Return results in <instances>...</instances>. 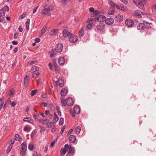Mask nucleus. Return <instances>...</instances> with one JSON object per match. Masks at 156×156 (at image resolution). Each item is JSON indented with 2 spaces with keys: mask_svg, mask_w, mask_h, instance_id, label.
Listing matches in <instances>:
<instances>
[{
  "mask_svg": "<svg viewBox=\"0 0 156 156\" xmlns=\"http://www.w3.org/2000/svg\"><path fill=\"white\" fill-rule=\"evenodd\" d=\"M9 10V7L7 6H5L0 11V22H2L3 21L6 11H8Z\"/></svg>",
  "mask_w": 156,
  "mask_h": 156,
  "instance_id": "1",
  "label": "nucleus"
},
{
  "mask_svg": "<svg viewBox=\"0 0 156 156\" xmlns=\"http://www.w3.org/2000/svg\"><path fill=\"white\" fill-rule=\"evenodd\" d=\"M27 148V143L26 142H24L21 144V150L20 152V154L22 156H23L25 155L26 151Z\"/></svg>",
  "mask_w": 156,
  "mask_h": 156,
  "instance_id": "2",
  "label": "nucleus"
},
{
  "mask_svg": "<svg viewBox=\"0 0 156 156\" xmlns=\"http://www.w3.org/2000/svg\"><path fill=\"white\" fill-rule=\"evenodd\" d=\"M105 28V24L103 23H100L96 26L95 29L97 33L100 32L102 31Z\"/></svg>",
  "mask_w": 156,
  "mask_h": 156,
  "instance_id": "3",
  "label": "nucleus"
},
{
  "mask_svg": "<svg viewBox=\"0 0 156 156\" xmlns=\"http://www.w3.org/2000/svg\"><path fill=\"white\" fill-rule=\"evenodd\" d=\"M134 2V3L140 9H144V5L145 4L146 2V0H139L138 1V3H137L135 2V0H133Z\"/></svg>",
  "mask_w": 156,
  "mask_h": 156,
  "instance_id": "4",
  "label": "nucleus"
},
{
  "mask_svg": "<svg viewBox=\"0 0 156 156\" xmlns=\"http://www.w3.org/2000/svg\"><path fill=\"white\" fill-rule=\"evenodd\" d=\"M53 10V7L52 5H49L47 8L44 9L42 11V13L45 15L48 14L49 16L51 15V14L48 13L49 11H52Z\"/></svg>",
  "mask_w": 156,
  "mask_h": 156,
  "instance_id": "5",
  "label": "nucleus"
},
{
  "mask_svg": "<svg viewBox=\"0 0 156 156\" xmlns=\"http://www.w3.org/2000/svg\"><path fill=\"white\" fill-rule=\"evenodd\" d=\"M137 22V21H136L135 22H134L131 19H127L126 20L125 24L128 27H131L135 23H136Z\"/></svg>",
  "mask_w": 156,
  "mask_h": 156,
  "instance_id": "6",
  "label": "nucleus"
},
{
  "mask_svg": "<svg viewBox=\"0 0 156 156\" xmlns=\"http://www.w3.org/2000/svg\"><path fill=\"white\" fill-rule=\"evenodd\" d=\"M63 48V44L61 43H58L57 44L55 47L56 51L57 53H60L62 51Z\"/></svg>",
  "mask_w": 156,
  "mask_h": 156,
  "instance_id": "7",
  "label": "nucleus"
},
{
  "mask_svg": "<svg viewBox=\"0 0 156 156\" xmlns=\"http://www.w3.org/2000/svg\"><path fill=\"white\" fill-rule=\"evenodd\" d=\"M78 40V37L76 35H73L72 34L70 36L69 39V41L71 43H74L76 42Z\"/></svg>",
  "mask_w": 156,
  "mask_h": 156,
  "instance_id": "8",
  "label": "nucleus"
},
{
  "mask_svg": "<svg viewBox=\"0 0 156 156\" xmlns=\"http://www.w3.org/2000/svg\"><path fill=\"white\" fill-rule=\"evenodd\" d=\"M56 84H58L59 87H62L64 85V82L62 78H59L58 81H54Z\"/></svg>",
  "mask_w": 156,
  "mask_h": 156,
  "instance_id": "9",
  "label": "nucleus"
},
{
  "mask_svg": "<svg viewBox=\"0 0 156 156\" xmlns=\"http://www.w3.org/2000/svg\"><path fill=\"white\" fill-rule=\"evenodd\" d=\"M115 20L118 22H121L123 20V16L120 14H118L115 17Z\"/></svg>",
  "mask_w": 156,
  "mask_h": 156,
  "instance_id": "10",
  "label": "nucleus"
},
{
  "mask_svg": "<svg viewBox=\"0 0 156 156\" xmlns=\"http://www.w3.org/2000/svg\"><path fill=\"white\" fill-rule=\"evenodd\" d=\"M67 105L69 106L73 105L74 101L73 99L71 98H67L66 99Z\"/></svg>",
  "mask_w": 156,
  "mask_h": 156,
  "instance_id": "11",
  "label": "nucleus"
},
{
  "mask_svg": "<svg viewBox=\"0 0 156 156\" xmlns=\"http://www.w3.org/2000/svg\"><path fill=\"white\" fill-rule=\"evenodd\" d=\"M62 33L63 36L65 37L70 36L72 34L70 33L69 30L66 29H64L63 30Z\"/></svg>",
  "mask_w": 156,
  "mask_h": 156,
  "instance_id": "12",
  "label": "nucleus"
},
{
  "mask_svg": "<svg viewBox=\"0 0 156 156\" xmlns=\"http://www.w3.org/2000/svg\"><path fill=\"white\" fill-rule=\"evenodd\" d=\"M144 13H143L140 10H136L134 13V15L135 16L138 18L142 17L141 14H143Z\"/></svg>",
  "mask_w": 156,
  "mask_h": 156,
  "instance_id": "13",
  "label": "nucleus"
},
{
  "mask_svg": "<svg viewBox=\"0 0 156 156\" xmlns=\"http://www.w3.org/2000/svg\"><path fill=\"white\" fill-rule=\"evenodd\" d=\"M105 17L104 16L100 15L97 18L96 21L101 22L105 20Z\"/></svg>",
  "mask_w": 156,
  "mask_h": 156,
  "instance_id": "14",
  "label": "nucleus"
},
{
  "mask_svg": "<svg viewBox=\"0 0 156 156\" xmlns=\"http://www.w3.org/2000/svg\"><path fill=\"white\" fill-rule=\"evenodd\" d=\"M114 22L113 18H109L105 20V22L108 25H110L113 24Z\"/></svg>",
  "mask_w": 156,
  "mask_h": 156,
  "instance_id": "15",
  "label": "nucleus"
},
{
  "mask_svg": "<svg viewBox=\"0 0 156 156\" xmlns=\"http://www.w3.org/2000/svg\"><path fill=\"white\" fill-rule=\"evenodd\" d=\"M46 125H47V127L48 128H51L54 126L55 125V122H49L48 121H47Z\"/></svg>",
  "mask_w": 156,
  "mask_h": 156,
  "instance_id": "16",
  "label": "nucleus"
},
{
  "mask_svg": "<svg viewBox=\"0 0 156 156\" xmlns=\"http://www.w3.org/2000/svg\"><path fill=\"white\" fill-rule=\"evenodd\" d=\"M80 108L78 105L75 106L74 108V111L75 114H78L80 112Z\"/></svg>",
  "mask_w": 156,
  "mask_h": 156,
  "instance_id": "17",
  "label": "nucleus"
},
{
  "mask_svg": "<svg viewBox=\"0 0 156 156\" xmlns=\"http://www.w3.org/2000/svg\"><path fill=\"white\" fill-rule=\"evenodd\" d=\"M146 27L144 23H140L137 26V28L138 30H143Z\"/></svg>",
  "mask_w": 156,
  "mask_h": 156,
  "instance_id": "18",
  "label": "nucleus"
},
{
  "mask_svg": "<svg viewBox=\"0 0 156 156\" xmlns=\"http://www.w3.org/2000/svg\"><path fill=\"white\" fill-rule=\"evenodd\" d=\"M68 92V90L66 88H64L61 90V95L62 97L65 96L66 95Z\"/></svg>",
  "mask_w": 156,
  "mask_h": 156,
  "instance_id": "19",
  "label": "nucleus"
},
{
  "mask_svg": "<svg viewBox=\"0 0 156 156\" xmlns=\"http://www.w3.org/2000/svg\"><path fill=\"white\" fill-rule=\"evenodd\" d=\"M58 62L60 65H63L65 62V59L64 57L63 56L60 57L58 59Z\"/></svg>",
  "mask_w": 156,
  "mask_h": 156,
  "instance_id": "20",
  "label": "nucleus"
},
{
  "mask_svg": "<svg viewBox=\"0 0 156 156\" xmlns=\"http://www.w3.org/2000/svg\"><path fill=\"white\" fill-rule=\"evenodd\" d=\"M69 140L70 142L73 143L75 141L76 138L74 136L71 135L69 137Z\"/></svg>",
  "mask_w": 156,
  "mask_h": 156,
  "instance_id": "21",
  "label": "nucleus"
},
{
  "mask_svg": "<svg viewBox=\"0 0 156 156\" xmlns=\"http://www.w3.org/2000/svg\"><path fill=\"white\" fill-rule=\"evenodd\" d=\"M115 12V7H110L108 9V13L109 15H112Z\"/></svg>",
  "mask_w": 156,
  "mask_h": 156,
  "instance_id": "22",
  "label": "nucleus"
},
{
  "mask_svg": "<svg viewBox=\"0 0 156 156\" xmlns=\"http://www.w3.org/2000/svg\"><path fill=\"white\" fill-rule=\"evenodd\" d=\"M29 81V79H27V76L26 75L24 78V83L25 87H27L28 86V83Z\"/></svg>",
  "mask_w": 156,
  "mask_h": 156,
  "instance_id": "23",
  "label": "nucleus"
},
{
  "mask_svg": "<svg viewBox=\"0 0 156 156\" xmlns=\"http://www.w3.org/2000/svg\"><path fill=\"white\" fill-rule=\"evenodd\" d=\"M58 30L57 29L52 30L50 31V34L51 35H55L56 34Z\"/></svg>",
  "mask_w": 156,
  "mask_h": 156,
  "instance_id": "24",
  "label": "nucleus"
},
{
  "mask_svg": "<svg viewBox=\"0 0 156 156\" xmlns=\"http://www.w3.org/2000/svg\"><path fill=\"white\" fill-rule=\"evenodd\" d=\"M74 151V150L73 148L70 145L69 148V151L68 153V154H73V155H74L73 152Z\"/></svg>",
  "mask_w": 156,
  "mask_h": 156,
  "instance_id": "25",
  "label": "nucleus"
},
{
  "mask_svg": "<svg viewBox=\"0 0 156 156\" xmlns=\"http://www.w3.org/2000/svg\"><path fill=\"white\" fill-rule=\"evenodd\" d=\"M84 34V29L83 28H82L79 31V36L80 37H82L83 36Z\"/></svg>",
  "mask_w": 156,
  "mask_h": 156,
  "instance_id": "26",
  "label": "nucleus"
},
{
  "mask_svg": "<svg viewBox=\"0 0 156 156\" xmlns=\"http://www.w3.org/2000/svg\"><path fill=\"white\" fill-rule=\"evenodd\" d=\"M30 22V19H27L26 23V29L27 30H28L29 29Z\"/></svg>",
  "mask_w": 156,
  "mask_h": 156,
  "instance_id": "27",
  "label": "nucleus"
},
{
  "mask_svg": "<svg viewBox=\"0 0 156 156\" xmlns=\"http://www.w3.org/2000/svg\"><path fill=\"white\" fill-rule=\"evenodd\" d=\"M8 99L9 100V103L11 107H13L16 105V101H13L12 102H11L10 99V98H8Z\"/></svg>",
  "mask_w": 156,
  "mask_h": 156,
  "instance_id": "28",
  "label": "nucleus"
},
{
  "mask_svg": "<svg viewBox=\"0 0 156 156\" xmlns=\"http://www.w3.org/2000/svg\"><path fill=\"white\" fill-rule=\"evenodd\" d=\"M15 136V139L16 140L19 141H21V138L18 134H16Z\"/></svg>",
  "mask_w": 156,
  "mask_h": 156,
  "instance_id": "29",
  "label": "nucleus"
},
{
  "mask_svg": "<svg viewBox=\"0 0 156 156\" xmlns=\"http://www.w3.org/2000/svg\"><path fill=\"white\" fill-rule=\"evenodd\" d=\"M81 130V128L80 126H77L75 129L76 133L79 134Z\"/></svg>",
  "mask_w": 156,
  "mask_h": 156,
  "instance_id": "30",
  "label": "nucleus"
},
{
  "mask_svg": "<svg viewBox=\"0 0 156 156\" xmlns=\"http://www.w3.org/2000/svg\"><path fill=\"white\" fill-rule=\"evenodd\" d=\"M38 69L39 70L38 68L36 66H34L31 68L30 71L31 73H34L37 71Z\"/></svg>",
  "mask_w": 156,
  "mask_h": 156,
  "instance_id": "31",
  "label": "nucleus"
},
{
  "mask_svg": "<svg viewBox=\"0 0 156 156\" xmlns=\"http://www.w3.org/2000/svg\"><path fill=\"white\" fill-rule=\"evenodd\" d=\"M54 67L55 69V71L57 72H59L60 71V68L58 66L57 63H55Z\"/></svg>",
  "mask_w": 156,
  "mask_h": 156,
  "instance_id": "32",
  "label": "nucleus"
},
{
  "mask_svg": "<svg viewBox=\"0 0 156 156\" xmlns=\"http://www.w3.org/2000/svg\"><path fill=\"white\" fill-rule=\"evenodd\" d=\"M49 121V120L48 119H46L45 120L44 119H38V121L41 123L44 124V123L45 122H47V121Z\"/></svg>",
  "mask_w": 156,
  "mask_h": 156,
  "instance_id": "33",
  "label": "nucleus"
},
{
  "mask_svg": "<svg viewBox=\"0 0 156 156\" xmlns=\"http://www.w3.org/2000/svg\"><path fill=\"white\" fill-rule=\"evenodd\" d=\"M55 51H56L55 49H52V50L50 52V53H51V54L50 55V57H53L55 55Z\"/></svg>",
  "mask_w": 156,
  "mask_h": 156,
  "instance_id": "34",
  "label": "nucleus"
},
{
  "mask_svg": "<svg viewBox=\"0 0 156 156\" xmlns=\"http://www.w3.org/2000/svg\"><path fill=\"white\" fill-rule=\"evenodd\" d=\"M39 75V72H37L36 73H33L32 75V77L35 78H36L38 77Z\"/></svg>",
  "mask_w": 156,
  "mask_h": 156,
  "instance_id": "35",
  "label": "nucleus"
},
{
  "mask_svg": "<svg viewBox=\"0 0 156 156\" xmlns=\"http://www.w3.org/2000/svg\"><path fill=\"white\" fill-rule=\"evenodd\" d=\"M54 119L56 122H57L58 119L59 118L58 115H57L55 112H54Z\"/></svg>",
  "mask_w": 156,
  "mask_h": 156,
  "instance_id": "36",
  "label": "nucleus"
},
{
  "mask_svg": "<svg viewBox=\"0 0 156 156\" xmlns=\"http://www.w3.org/2000/svg\"><path fill=\"white\" fill-rule=\"evenodd\" d=\"M47 27H44L42 29L41 31V33L42 34H44V33L46 31V30L47 29Z\"/></svg>",
  "mask_w": 156,
  "mask_h": 156,
  "instance_id": "37",
  "label": "nucleus"
},
{
  "mask_svg": "<svg viewBox=\"0 0 156 156\" xmlns=\"http://www.w3.org/2000/svg\"><path fill=\"white\" fill-rule=\"evenodd\" d=\"M121 10H122V11H126L127 10V9L126 6H124V5H121Z\"/></svg>",
  "mask_w": 156,
  "mask_h": 156,
  "instance_id": "38",
  "label": "nucleus"
},
{
  "mask_svg": "<svg viewBox=\"0 0 156 156\" xmlns=\"http://www.w3.org/2000/svg\"><path fill=\"white\" fill-rule=\"evenodd\" d=\"M37 89H35L32 90L31 92L30 95L32 96L34 95L35 94L37 93Z\"/></svg>",
  "mask_w": 156,
  "mask_h": 156,
  "instance_id": "39",
  "label": "nucleus"
},
{
  "mask_svg": "<svg viewBox=\"0 0 156 156\" xmlns=\"http://www.w3.org/2000/svg\"><path fill=\"white\" fill-rule=\"evenodd\" d=\"M100 12L98 10H95L94 12L93 13V15H94V16H97V15L100 14Z\"/></svg>",
  "mask_w": 156,
  "mask_h": 156,
  "instance_id": "40",
  "label": "nucleus"
},
{
  "mask_svg": "<svg viewBox=\"0 0 156 156\" xmlns=\"http://www.w3.org/2000/svg\"><path fill=\"white\" fill-rule=\"evenodd\" d=\"M61 103L63 106H65L67 104L66 100L65 101V100L64 99H62Z\"/></svg>",
  "mask_w": 156,
  "mask_h": 156,
  "instance_id": "41",
  "label": "nucleus"
},
{
  "mask_svg": "<svg viewBox=\"0 0 156 156\" xmlns=\"http://www.w3.org/2000/svg\"><path fill=\"white\" fill-rule=\"evenodd\" d=\"M12 148V145H10L8 147L6 150V152L7 153H9L11 150Z\"/></svg>",
  "mask_w": 156,
  "mask_h": 156,
  "instance_id": "42",
  "label": "nucleus"
},
{
  "mask_svg": "<svg viewBox=\"0 0 156 156\" xmlns=\"http://www.w3.org/2000/svg\"><path fill=\"white\" fill-rule=\"evenodd\" d=\"M67 152V150H66L65 149H64V148H62L61 149V154H66Z\"/></svg>",
  "mask_w": 156,
  "mask_h": 156,
  "instance_id": "43",
  "label": "nucleus"
},
{
  "mask_svg": "<svg viewBox=\"0 0 156 156\" xmlns=\"http://www.w3.org/2000/svg\"><path fill=\"white\" fill-rule=\"evenodd\" d=\"M93 24V23H90L88 24L87 26V28L88 29H91Z\"/></svg>",
  "mask_w": 156,
  "mask_h": 156,
  "instance_id": "44",
  "label": "nucleus"
},
{
  "mask_svg": "<svg viewBox=\"0 0 156 156\" xmlns=\"http://www.w3.org/2000/svg\"><path fill=\"white\" fill-rule=\"evenodd\" d=\"M31 128L27 127V126H26L24 128L23 130L24 131H27L28 132H29L31 130Z\"/></svg>",
  "mask_w": 156,
  "mask_h": 156,
  "instance_id": "45",
  "label": "nucleus"
},
{
  "mask_svg": "<svg viewBox=\"0 0 156 156\" xmlns=\"http://www.w3.org/2000/svg\"><path fill=\"white\" fill-rule=\"evenodd\" d=\"M109 4L111 5L110 7H114L115 8L116 4L113 2H109Z\"/></svg>",
  "mask_w": 156,
  "mask_h": 156,
  "instance_id": "46",
  "label": "nucleus"
},
{
  "mask_svg": "<svg viewBox=\"0 0 156 156\" xmlns=\"http://www.w3.org/2000/svg\"><path fill=\"white\" fill-rule=\"evenodd\" d=\"M13 89H11L10 90V92L8 94L10 96H12L13 95V92H14V91H13Z\"/></svg>",
  "mask_w": 156,
  "mask_h": 156,
  "instance_id": "47",
  "label": "nucleus"
},
{
  "mask_svg": "<svg viewBox=\"0 0 156 156\" xmlns=\"http://www.w3.org/2000/svg\"><path fill=\"white\" fill-rule=\"evenodd\" d=\"M33 147H34L33 144H30L28 145V148L30 150H32L33 149Z\"/></svg>",
  "mask_w": 156,
  "mask_h": 156,
  "instance_id": "48",
  "label": "nucleus"
},
{
  "mask_svg": "<svg viewBox=\"0 0 156 156\" xmlns=\"http://www.w3.org/2000/svg\"><path fill=\"white\" fill-rule=\"evenodd\" d=\"M30 118L27 117L24 119H23V120L24 122H30Z\"/></svg>",
  "mask_w": 156,
  "mask_h": 156,
  "instance_id": "49",
  "label": "nucleus"
},
{
  "mask_svg": "<svg viewBox=\"0 0 156 156\" xmlns=\"http://www.w3.org/2000/svg\"><path fill=\"white\" fill-rule=\"evenodd\" d=\"M64 120V119L63 118H61L60 119L59 122V125H62L63 122Z\"/></svg>",
  "mask_w": 156,
  "mask_h": 156,
  "instance_id": "50",
  "label": "nucleus"
},
{
  "mask_svg": "<svg viewBox=\"0 0 156 156\" xmlns=\"http://www.w3.org/2000/svg\"><path fill=\"white\" fill-rule=\"evenodd\" d=\"M64 147H65V148H64L66 150H67V151H68V150H69V145L68 144H66L65 145Z\"/></svg>",
  "mask_w": 156,
  "mask_h": 156,
  "instance_id": "51",
  "label": "nucleus"
},
{
  "mask_svg": "<svg viewBox=\"0 0 156 156\" xmlns=\"http://www.w3.org/2000/svg\"><path fill=\"white\" fill-rule=\"evenodd\" d=\"M56 109H57V111L58 112V113H60V116H61V112H60V110L59 107L58 106H56Z\"/></svg>",
  "mask_w": 156,
  "mask_h": 156,
  "instance_id": "52",
  "label": "nucleus"
},
{
  "mask_svg": "<svg viewBox=\"0 0 156 156\" xmlns=\"http://www.w3.org/2000/svg\"><path fill=\"white\" fill-rule=\"evenodd\" d=\"M15 140V139L13 138L9 142L10 145H12V144L14 143Z\"/></svg>",
  "mask_w": 156,
  "mask_h": 156,
  "instance_id": "53",
  "label": "nucleus"
},
{
  "mask_svg": "<svg viewBox=\"0 0 156 156\" xmlns=\"http://www.w3.org/2000/svg\"><path fill=\"white\" fill-rule=\"evenodd\" d=\"M50 108L51 110L52 111H53L55 109V108L54 106L53 105H51L50 106Z\"/></svg>",
  "mask_w": 156,
  "mask_h": 156,
  "instance_id": "54",
  "label": "nucleus"
},
{
  "mask_svg": "<svg viewBox=\"0 0 156 156\" xmlns=\"http://www.w3.org/2000/svg\"><path fill=\"white\" fill-rule=\"evenodd\" d=\"M125 5H127L128 3V0H120Z\"/></svg>",
  "mask_w": 156,
  "mask_h": 156,
  "instance_id": "55",
  "label": "nucleus"
},
{
  "mask_svg": "<svg viewBox=\"0 0 156 156\" xmlns=\"http://www.w3.org/2000/svg\"><path fill=\"white\" fill-rule=\"evenodd\" d=\"M65 127H66V126H63V127H62L61 130L60 132V133L61 134H62L63 133L65 129Z\"/></svg>",
  "mask_w": 156,
  "mask_h": 156,
  "instance_id": "56",
  "label": "nucleus"
},
{
  "mask_svg": "<svg viewBox=\"0 0 156 156\" xmlns=\"http://www.w3.org/2000/svg\"><path fill=\"white\" fill-rule=\"evenodd\" d=\"M121 5H118L116 4L115 7L118 9L119 10H121Z\"/></svg>",
  "mask_w": 156,
  "mask_h": 156,
  "instance_id": "57",
  "label": "nucleus"
},
{
  "mask_svg": "<svg viewBox=\"0 0 156 156\" xmlns=\"http://www.w3.org/2000/svg\"><path fill=\"white\" fill-rule=\"evenodd\" d=\"M40 39L39 38H36L35 39V42L36 43H37L40 41Z\"/></svg>",
  "mask_w": 156,
  "mask_h": 156,
  "instance_id": "58",
  "label": "nucleus"
},
{
  "mask_svg": "<svg viewBox=\"0 0 156 156\" xmlns=\"http://www.w3.org/2000/svg\"><path fill=\"white\" fill-rule=\"evenodd\" d=\"M94 9L93 7H90L89 9V11L91 12H93L94 13Z\"/></svg>",
  "mask_w": 156,
  "mask_h": 156,
  "instance_id": "59",
  "label": "nucleus"
},
{
  "mask_svg": "<svg viewBox=\"0 0 156 156\" xmlns=\"http://www.w3.org/2000/svg\"><path fill=\"white\" fill-rule=\"evenodd\" d=\"M36 132L35 130H33L31 134V136L32 137Z\"/></svg>",
  "mask_w": 156,
  "mask_h": 156,
  "instance_id": "60",
  "label": "nucleus"
},
{
  "mask_svg": "<svg viewBox=\"0 0 156 156\" xmlns=\"http://www.w3.org/2000/svg\"><path fill=\"white\" fill-rule=\"evenodd\" d=\"M48 66H49V68L51 69H52L53 67V65L52 63L51 62H50L48 64Z\"/></svg>",
  "mask_w": 156,
  "mask_h": 156,
  "instance_id": "61",
  "label": "nucleus"
},
{
  "mask_svg": "<svg viewBox=\"0 0 156 156\" xmlns=\"http://www.w3.org/2000/svg\"><path fill=\"white\" fill-rule=\"evenodd\" d=\"M18 34L17 33H16L14 34L13 37H14V38L15 39H16L17 38Z\"/></svg>",
  "mask_w": 156,
  "mask_h": 156,
  "instance_id": "62",
  "label": "nucleus"
},
{
  "mask_svg": "<svg viewBox=\"0 0 156 156\" xmlns=\"http://www.w3.org/2000/svg\"><path fill=\"white\" fill-rule=\"evenodd\" d=\"M12 44L14 45H16L18 44V42L17 41H13L12 42Z\"/></svg>",
  "mask_w": 156,
  "mask_h": 156,
  "instance_id": "63",
  "label": "nucleus"
},
{
  "mask_svg": "<svg viewBox=\"0 0 156 156\" xmlns=\"http://www.w3.org/2000/svg\"><path fill=\"white\" fill-rule=\"evenodd\" d=\"M32 156H38L37 152H34L32 154Z\"/></svg>",
  "mask_w": 156,
  "mask_h": 156,
  "instance_id": "64",
  "label": "nucleus"
}]
</instances>
